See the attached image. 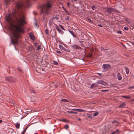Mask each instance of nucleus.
<instances>
[{"label": "nucleus", "mask_w": 134, "mask_h": 134, "mask_svg": "<svg viewBox=\"0 0 134 134\" xmlns=\"http://www.w3.org/2000/svg\"><path fill=\"white\" fill-rule=\"evenodd\" d=\"M52 6V3L50 2H47L43 5L41 13L44 20H46L49 17L48 15L50 14Z\"/></svg>", "instance_id": "f257e3e1"}, {"label": "nucleus", "mask_w": 134, "mask_h": 134, "mask_svg": "<svg viewBox=\"0 0 134 134\" xmlns=\"http://www.w3.org/2000/svg\"><path fill=\"white\" fill-rule=\"evenodd\" d=\"M59 19V18L57 16H55L52 18L49 22V25L51 26H53V24L55 23L57 20Z\"/></svg>", "instance_id": "f03ea898"}, {"label": "nucleus", "mask_w": 134, "mask_h": 134, "mask_svg": "<svg viewBox=\"0 0 134 134\" xmlns=\"http://www.w3.org/2000/svg\"><path fill=\"white\" fill-rule=\"evenodd\" d=\"M113 11L116 12H118V10H117L116 9L111 7H109L106 10V12H107L109 14H111L112 12Z\"/></svg>", "instance_id": "7ed1b4c3"}, {"label": "nucleus", "mask_w": 134, "mask_h": 134, "mask_svg": "<svg viewBox=\"0 0 134 134\" xmlns=\"http://www.w3.org/2000/svg\"><path fill=\"white\" fill-rule=\"evenodd\" d=\"M97 83L98 84L103 85H108L107 82L102 80L98 81H97Z\"/></svg>", "instance_id": "20e7f679"}, {"label": "nucleus", "mask_w": 134, "mask_h": 134, "mask_svg": "<svg viewBox=\"0 0 134 134\" xmlns=\"http://www.w3.org/2000/svg\"><path fill=\"white\" fill-rule=\"evenodd\" d=\"M71 47L74 49H81L79 46L76 44L72 45L71 46Z\"/></svg>", "instance_id": "39448f33"}, {"label": "nucleus", "mask_w": 134, "mask_h": 134, "mask_svg": "<svg viewBox=\"0 0 134 134\" xmlns=\"http://www.w3.org/2000/svg\"><path fill=\"white\" fill-rule=\"evenodd\" d=\"M102 67L104 69L108 70L110 68V66L109 64H103L102 65Z\"/></svg>", "instance_id": "423d86ee"}, {"label": "nucleus", "mask_w": 134, "mask_h": 134, "mask_svg": "<svg viewBox=\"0 0 134 134\" xmlns=\"http://www.w3.org/2000/svg\"><path fill=\"white\" fill-rule=\"evenodd\" d=\"M13 0H4L5 4L6 5H7L10 3L11 2L13 1Z\"/></svg>", "instance_id": "0eeeda50"}, {"label": "nucleus", "mask_w": 134, "mask_h": 134, "mask_svg": "<svg viewBox=\"0 0 134 134\" xmlns=\"http://www.w3.org/2000/svg\"><path fill=\"white\" fill-rule=\"evenodd\" d=\"M118 79L119 80H121L122 79V77L119 73H118L117 74Z\"/></svg>", "instance_id": "6e6552de"}, {"label": "nucleus", "mask_w": 134, "mask_h": 134, "mask_svg": "<svg viewBox=\"0 0 134 134\" xmlns=\"http://www.w3.org/2000/svg\"><path fill=\"white\" fill-rule=\"evenodd\" d=\"M29 36L30 38L32 40H35V37L33 35V34L31 33H30L29 34Z\"/></svg>", "instance_id": "1a4fd4ad"}, {"label": "nucleus", "mask_w": 134, "mask_h": 134, "mask_svg": "<svg viewBox=\"0 0 134 134\" xmlns=\"http://www.w3.org/2000/svg\"><path fill=\"white\" fill-rule=\"evenodd\" d=\"M68 31L74 37H76V35L74 34V32L69 30H68Z\"/></svg>", "instance_id": "9d476101"}, {"label": "nucleus", "mask_w": 134, "mask_h": 134, "mask_svg": "<svg viewBox=\"0 0 134 134\" xmlns=\"http://www.w3.org/2000/svg\"><path fill=\"white\" fill-rule=\"evenodd\" d=\"M97 84L96 83H92L90 87V88H93L97 87Z\"/></svg>", "instance_id": "9b49d317"}, {"label": "nucleus", "mask_w": 134, "mask_h": 134, "mask_svg": "<svg viewBox=\"0 0 134 134\" xmlns=\"http://www.w3.org/2000/svg\"><path fill=\"white\" fill-rule=\"evenodd\" d=\"M125 70L126 72V74H128L129 72V69L127 68V67H125Z\"/></svg>", "instance_id": "f8f14e48"}, {"label": "nucleus", "mask_w": 134, "mask_h": 134, "mask_svg": "<svg viewBox=\"0 0 134 134\" xmlns=\"http://www.w3.org/2000/svg\"><path fill=\"white\" fill-rule=\"evenodd\" d=\"M51 86H52L53 87V88H54L55 87H57V86L56 85H55L54 83H52L51 85Z\"/></svg>", "instance_id": "ddd939ff"}, {"label": "nucleus", "mask_w": 134, "mask_h": 134, "mask_svg": "<svg viewBox=\"0 0 134 134\" xmlns=\"http://www.w3.org/2000/svg\"><path fill=\"white\" fill-rule=\"evenodd\" d=\"M126 105V104L125 103H123L120 105L119 106V108H123Z\"/></svg>", "instance_id": "4468645a"}, {"label": "nucleus", "mask_w": 134, "mask_h": 134, "mask_svg": "<svg viewBox=\"0 0 134 134\" xmlns=\"http://www.w3.org/2000/svg\"><path fill=\"white\" fill-rule=\"evenodd\" d=\"M61 102H69V101L68 100L66 99H62L61 100Z\"/></svg>", "instance_id": "2eb2a0df"}, {"label": "nucleus", "mask_w": 134, "mask_h": 134, "mask_svg": "<svg viewBox=\"0 0 134 134\" xmlns=\"http://www.w3.org/2000/svg\"><path fill=\"white\" fill-rule=\"evenodd\" d=\"M58 32L61 34H63L64 33V32L62 30L59 29L58 30H57Z\"/></svg>", "instance_id": "dca6fc26"}, {"label": "nucleus", "mask_w": 134, "mask_h": 134, "mask_svg": "<svg viewBox=\"0 0 134 134\" xmlns=\"http://www.w3.org/2000/svg\"><path fill=\"white\" fill-rule=\"evenodd\" d=\"M122 97L127 99H130L131 98V97L130 96H122Z\"/></svg>", "instance_id": "f3484780"}, {"label": "nucleus", "mask_w": 134, "mask_h": 134, "mask_svg": "<svg viewBox=\"0 0 134 134\" xmlns=\"http://www.w3.org/2000/svg\"><path fill=\"white\" fill-rule=\"evenodd\" d=\"M20 124L19 123H17L16 124V127L17 129H19V128Z\"/></svg>", "instance_id": "a211bd4d"}, {"label": "nucleus", "mask_w": 134, "mask_h": 134, "mask_svg": "<svg viewBox=\"0 0 134 134\" xmlns=\"http://www.w3.org/2000/svg\"><path fill=\"white\" fill-rule=\"evenodd\" d=\"M118 130H117L116 131L113 132L111 134H117L118 133Z\"/></svg>", "instance_id": "6ab92c4d"}, {"label": "nucleus", "mask_w": 134, "mask_h": 134, "mask_svg": "<svg viewBox=\"0 0 134 134\" xmlns=\"http://www.w3.org/2000/svg\"><path fill=\"white\" fill-rule=\"evenodd\" d=\"M99 113L98 112H96L93 114V116H96L98 115Z\"/></svg>", "instance_id": "aec40b11"}, {"label": "nucleus", "mask_w": 134, "mask_h": 134, "mask_svg": "<svg viewBox=\"0 0 134 134\" xmlns=\"http://www.w3.org/2000/svg\"><path fill=\"white\" fill-rule=\"evenodd\" d=\"M64 127L65 129H67L68 128L69 126L68 125H66L64 126Z\"/></svg>", "instance_id": "412c9836"}, {"label": "nucleus", "mask_w": 134, "mask_h": 134, "mask_svg": "<svg viewBox=\"0 0 134 134\" xmlns=\"http://www.w3.org/2000/svg\"><path fill=\"white\" fill-rule=\"evenodd\" d=\"M59 25L63 30H65V29L64 28L63 26L62 25L60 24H59Z\"/></svg>", "instance_id": "4be33fe9"}, {"label": "nucleus", "mask_w": 134, "mask_h": 134, "mask_svg": "<svg viewBox=\"0 0 134 134\" xmlns=\"http://www.w3.org/2000/svg\"><path fill=\"white\" fill-rule=\"evenodd\" d=\"M53 25H55V27L56 29L57 30H58V29L59 28L58 27L57 25H56L55 23L53 24Z\"/></svg>", "instance_id": "5701e85b"}, {"label": "nucleus", "mask_w": 134, "mask_h": 134, "mask_svg": "<svg viewBox=\"0 0 134 134\" xmlns=\"http://www.w3.org/2000/svg\"><path fill=\"white\" fill-rule=\"evenodd\" d=\"M53 25H55V27L56 29L57 30H58V29L59 28L58 27L57 25H56L55 23L53 24Z\"/></svg>", "instance_id": "b1692460"}, {"label": "nucleus", "mask_w": 134, "mask_h": 134, "mask_svg": "<svg viewBox=\"0 0 134 134\" xmlns=\"http://www.w3.org/2000/svg\"><path fill=\"white\" fill-rule=\"evenodd\" d=\"M69 19V17L68 16H66V18L65 19V21H68Z\"/></svg>", "instance_id": "393cba45"}, {"label": "nucleus", "mask_w": 134, "mask_h": 134, "mask_svg": "<svg viewBox=\"0 0 134 134\" xmlns=\"http://www.w3.org/2000/svg\"><path fill=\"white\" fill-rule=\"evenodd\" d=\"M53 63L54 65H57L58 64V63L57 62L55 61H54L53 62Z\"/></svg>", "instance_id": "a878e982"}, {"label": "nucleus", "mask_w": 134, "mask_h": 134, "mask_svg": "<svg viewBox=\"0 0 134 134\" xmlns=\"http://www.w3.org/2000/svg\"><path fill=\"white\" fill-rule=\"evenodd\" d=\"M124 30H129V28L127 26H125L124 28Z\"/></svg>", "instance_id": "bb28decb"}, {"label": "nucleus", "mask_w": 134, "mask_h": 134, "mask_svg": "<svg viewBox=\"0 0 134 134\" xmlns=\"http://www.w3.org/2000/svg\"><path fill=\"white\" fill-rule=\"evenodd\" d=\"M45 32L46 34H48V29H46L45 31Z\"/></svg>", "instance_id": "cd10ccee"}, {"label": "nucleus", "mask_w": 134, "mask_h": 134, "mask_svg": "<svg viewBox=\"0 0 134 134\" xmlns=\"http://www.w3.org/2000/svg\"><path fill=\"white\" fill-rule=\"evenodd\" d=\"M77 110L79 111L80 112H82L84 110L80 109H77Z\"/></svg>", "instance_id": "c85d7f7f"}, {"label": "nucleus", "mask_w": 134, "mask_h": 134, "mask_svg": "<svg viewBox=\"0 0 134 134\" xmlns=\"http://www.w3.org/2000/svg\"><path fill=\"white\" fill-rule=\"evenodd\" d=\"M62 8L67 13L68 12L66 9L63 6H62Z\"/></svg>", "instance_id": "c756f323"}, {"label": "nucleus", "mask_w": 134, "mask_h": 134, "mask_svg": "<svg viewBox=\"0 0 134 134\" xmlns=\"http://www.w3.org/2000/svg\"><path fill=\"white\" fill-rule=\"evenodd\" d=\"M41 46H38L37 47V50H39L41 49Z\"/></svg>", "instance_id": "7c9ffc66"}, {"label": "nucleus", "mask_w": 134, "mask_h": 134, "mask_svg": "<svg viewBox=\"0 0 134 134\" xmlns=\"http://www.w3.org/2000/svg\"><path fill=\"white\" fill-rule=\"evenodd\" d=\"M92 56V53H90L88 55V57H91Z\"/></svg>", "instance_id": "2f4dec72"}, {"label": "nucleus", "mask_w": 134, "mask_h": 134, "mask_svg": "<svg viewBox=\"0 0 134 134\" xmlns=\"http://www.w3.org/2000/svg\"><path fill=\"white\" fill-rule=\"evenodd\" d=\"M87 19L88 20V21H89L90 23H92V22L91 20V19H89L88 18H87Z\"/></svg>", "instance_id": "473e14b6"}, {"label": "nucleus", "mask_w": 134, "mask_h": 134, "mask_svg": "<svg viewBox=\"0 0 134 134\" xmlns=\"http://www.w3.org/2000/svg\"><path fill=\"white\" fill-rule=\"evenodd\" d=\"M30 92H31L32 93H34V91L32 90V89H30Z\"/></svg>", "instance_id": "72a5a7b5"}, {"label": "nucleus", "mask_w": 134, "mask_h": 134, "mask_svg": "<svg viewBox=\"0 0 134 134\" xmlns=\"http://www.w3.org/2000/svg\"><path fill=\"white\" fill-rule=\"evenodd\" d=\"M67 112L68 113H69L71 114L73 113H74V111H68Z\"/></svg>", "instance_id": "f704fd0d"}, {"label": "nucleus", "mask_w": 134, "mask_h": 134, "mask_svg": "<svg viewBox=\"0 0 134 134\" xmlns=\"http://www.w3.org/2000/svg\"><path fill=\"white\" fill-rule=\"evenodd\" d=\"M61 121L63 122H66V120L65 119H62Z\"/></svg>", "instance_id": "c9c22d12"}, {"label": "nucleus", "mask_w": 134, "mask_h": 134, "mask_svg": "<svg viewBox=\"0 0 134 134\" xmlns=\"http://www.w3.org/2000/svg\"><path fill=\"white\" fill-rule=\"evenodd\" d=\"M117 33H119L120 34H122L121 31H119L117 32Z\"/></svg>", "instance_id": "e433bc0d"}, {"label": "nucleus", "mask_w": 134, "mask_h": 134, "mask_svg": "<svg viewBox=\"0 0 134 134\" xmlns=\"http://www.w3.org/2000/svg\"><path fill=\"white\" fill-rule=\"evenodd\" d=\"M26 131V129H25V130H24L23 131V133H22V134H24Z\"/></svg>", "instance_id": "4c0bfd02"}, {"label": "nucleus", "mask_w": 134, "mask_h": 134, "mask_svg": "<svg viewBox=\"0 0 134 134\" xmlns=\"http://www.w3.org/2000/svg\"><path fill=\"white\" fill-rule=\"evenodd\" d=\"M59 47H60V48L61 49H62L63 48V46L62 45H59Z\"/></svg>", "instance_id": "58836bf2"}, {"label": "nucleus", "mask_w": 134, "mask_h": 134, "mask_svg": "<svg viewBox=\"0 0 134 134\" xmlns=\"http://www.w3.org/2000/svg\"><path fill=\"white\" fill-rule=\"evenodd\" d=\"M56 52L58 54H60L61 53L60 52V51H57Z\"/></svg>", "instance_id": "ea45409f"}, {"label": "nucleus", "mask_w": 134, "mask_h": 134, "mask_svg": "<svg viewBox=\"0 0 134 134\" xmlns=\"http://www.w3.org/2000/svg\"><path fill=\"white\" fill-rule=\"evenodd\" d=\"M41 70H42V71L43 70V69H40V70L38 71H39L38 72H41Z\"/></svg>", "instance_id": "a19ab883"}, {"label": "nucleus", "mask_w": 134, "mask_h": 134, "mask_svg": "<svg viewBox=\"0 0 134 134\" xmlns=\"http://www.w3.org/2000/svg\"><path fill=\"white\" fill-rule=\"evenodd\" d=\"M108 91V90H102V91L103 92V91Z\"/></svg>", "instance_id": "79ce46f5"}, {"label": "nucleus", "mask_w": 134, "mask_h": 134, "mask_svg": "<svg viewBox=\"0 0 134 134\" xmlns=\"http://www.w3.org/2000/svg\"><path fill=\"white\" fill-rule=\"evenodd\" d=\"M133 88V87L131 86V87H130L129 88L130 89H131Z\"/></svg>", "instance_id": "37998d69"}, {"label": "nucleus", "mask_w": 134, "mask_h": 134, "mask_svg": "<svg viewBox=\"0 0 134 134\" xmlns=\"http://www.w3.org/2000/svg\"><path fill=\"white\" fill-rule=\"evenodd\" d=\"M88 118H91V115H89L88 116Z\"/></svg>", "instance_id": "c03bdc74"}, {"label": "nucleus", "mask_w": 134, "mask_h": 134, "mask_svg": "<svg viewBox=\"0 0 134 134\" xmlns=\"http://www.w3.org/2000/svg\"><path fill=\"white\" fill-rule=\"evenodd\" d=\"M92 8L93 10H94V7L93 6L92 7Z\"/></svg>", "instance_id": "a18cd8bd"}, {"label": "nucleus", "mask_w": 134, "mask_h": 134, "mask_svg": "<svg viewBox=\"0 0 134 134\" xmlns=\"http://www.w3.org/2000/svg\"><path fill=\"white\" fill-rule=\"evenodd\" d=\"M77 109H72V110H77Z\"/></svg>", "instance_id": "49530a36"}, {"label": "nucleus", "mask_w": 134, "mask_h": 134, "mask_svg": "<svg viewBox=\"0 0 134 134\" xmlns=\"http://www.w3.org/2000/svg\"><path fill=\"white\" fill-rule=\"evenodd\" d=\"M125 20H126L130 24V22L128 20H127L126 19H125Z\"/></svg>", "instance_id": "de8ad7c7"}, {"label": "nucleus", "mask_w": 134, "mask_h": 134, "mask_svg": "<svg viewBox=\"0 0 134 134\" xmlns=\"http://www.w3.org/2000/svg\"><path fill=\"white\" fill-rule=\"evenodd\" d=\"M67 5L68 6H70V4L69 2H67Z\"/></svg>", "instance_id": "09e8293b"}, {"label": "nucleus", "mask_w": 134, "mask_h": 134, "mask_svg": "<svg viewBox=\"0 0 134 134\" xmlns=\"http://www.w3.org/2000/svg\"><path fill=\"white\" fill-rule=\"evenodd\" d=\"M35 26L36 27L37 26V24L36 23H35Z\"/></svg>", "instance_id": "8fccbe9b"}, {"label": "nucleus", "mask_w": 134, "mask_h": 134, "mask_svg": "<svg viewBox=\"0 0 134 134\" xmlns=\"http://www.w3.org/2000/svg\"><path fill=\"white\" fill-rule=\"evenodd\" d=\"M98 25V26H99L100 27H102V25H101L100 24H99Z\"/></svg>", "instance_id": "3c124183"}, {"label": "nucleus", "mask_w": 134, "mask_h": 134, "mask_svg": "<svg viewBox=\"0 0 134 134\" xmlns=\"http://www.w3.org/2000/svg\"><path fill=\"white\" fill-rule=\"evenodd\" d=\"M131 102H134V99L131 100Z\"/></svg>", "instance_id": "603ef678"}, {"label": "nucleus", "mask_w": 134, "mask_h": 134, "mask_svg": "<svg viewBox=\"0 0 134 134\" xmlns=\"http://www.w3.org/2000/svg\"><path fill=\"white\" fill-rule=\"evenodd\" d=\"M77 120L78 121H80L81 120V119L80 118H79L77 119Z\"/></svg>", "instance_id": "864d4df0"}, {"label": "nucleus", "mask_w": 134, "mask_h": 134, "mask_svg": "<svg viewBox=\"0 0 134 134\" xmlns=\"http://www.w3.org/2000/svg\"><path fill=\"white\" fill-rule=\"evenodd\" d=\"M18 69L19 71H21V70L20 69H19V68H18Z\"/></svg>", "instance_id": "5fc2aeb1"}, {"label": "nucleus", "mask_w": 134, "mask_h": 134, "mask_svg": "<svg viewBox=\"0 0 134 134\" xmlns=\"http://www.w3.org/2000/svg\"><path fill=\"white\" fill-rule=\"evenodd\" d=\"M97 74L98 75H101V74L100 73H97Z\"/></svg>", "instance_id": "6e6d98bb"}, {"label": "nucleus", "mask_w": 134, "mask_h": 134, "mask_svg": "<svg viewBox=\"0 0 134 134\" xmlns=\"http://www.w3.org/2000/svg\"><path fill=\"white\" fill-rule=\"evenodd\" d=\"M51 36L52 37H55V35H51Z\"/></svg>", "instance_id": "4d7b16f0"}, {"label": "nucleus", "mask_w": 134, "mask_h": 134, "mask_svg": "<svg viewBox=\"0 0 134 134\" xmlns=\"http://www.w3.org/2000/svg\"><path fill=\"white\" fill-rule=\"evenodd\" d=\"M73 113H75V114H77V112H74V111Z\"/></svg>", "instance_id": "13d9d810"}, {"label": "nucleus", "mask_w": 134, "mask_h": 134, "mask_svg": "<svg viewBox=\"0 0 134 134\" xmlns=\"http://www.w3.org/2000/svg\"><path fill=\"white\" fill-rule=\"evenodd\" d=\"M2 122V120H0V123H1Z\"/></svg>", "instance_id": "bf43d9fd"}, {"label": "nucleus", "mask_w": 134, "mask_h": 134, "mask_svg": "<svg viewBox=\"0 0 134 134\" xmlns=\"http://www.w3.org/2000/svg\"><path fill=\"white\" fill-rule=\"evenodd\" d=\"M83 42V41H79V42Z\"/></svg>", "instance_id": "052dcab7"}, {"label": "nucleus", "mask_w": 134, "mask_h": 134, "mask_svg": "<svg viewBox=\"0 0 134 134\" xmlns=\"http://www.w3.org/2000/svg\"><path fill=\"white\" fill-rule=\"evenodd\" d=\"M34 134H38V133H37L36 132Z\"/></svg>", "instance_id": "680f3d73"}, {"label": "nucleus", "mask_w": 134, "mask_h": 134, "mask_svg": "<svg viewBox=\"0 0 134 134\" xmlns=\"http://www.w3.org/2000/svg\"><path fill=\"white\" fill-rule=\"evenodd\" d=\"M1 8V4H0V8Z\"/></svg>", "instance_id": "e2e57ef3"}, {"label": "nucleus", "mask_w": 134, "mask_h": 134, "mask_svg": "<svg viewBox=\"0 0 134 134\" xmlns=\"http://www.w3.org/2000/svg\"><path fill=\"white\" fill-rule=\"evenodd\" d=\"M10 77H10V76H9V77H8V78H9V79H10Z\"/></svg>", "instance_id": "0e129e2a"}, {"label": "nucleus", "mask_w": 134, "mask_h": 134, "mask_svg": "<svg viewBox=\"0 0 134 134\" xmlns=\"http://www.w3.org/2000/svg\"><path fill=\"white\" fill-rule=\"evenodd\" d=\"M27 127H26V128L25 129H26V130L27 129Z\"/></svg>", "instance_id": "69168bd1"}, {"label": "nucleus", "mask_w": 134, "mask_h": 134, "mask_svg": "<svg viewBox=\"0 0 134 134\" xmlns=\"http://www.w3.org/2000/svg\"><path fill=\"white\" fill-rule=\"evenodd\" d=\"M73 0L75 1H77V0Z\"/></svg>", "instance_id": "338daca9"}, {"label": "nucleus", "mask_w": 134, "mask_h": 134, "mask_svg": "<svg viewBox=\"0 0 134 134\" xmlns=\"http://www.w3.org/2000/svg\"><path fill=\"white\" fill-rule=\"evenodd\" d=\"M36 71H38V70L37 69V70H36Z\"/></svg>", "instance_id": "774afa93"}]
</instances>
